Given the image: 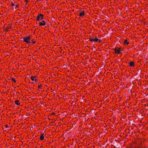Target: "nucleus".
Masks as SVG:
<instances>
[{
  "instance_id": "f257e3e1",
  "label": "nucleus",
  "mask_w": 148,
  "mask_h": 148,
  "mask_svg": "<svg viewBox=\"0 0 148 148\" xmlns=\"http://www.w3.org/2000/svg\"><path fill=\"white\" fill-rule=\"evenodd\" d=\"M89 39V41L91 42H98L99 43H100L101 42V40L99 39L97 36H96L95 38H93L91 36H90Z\"/></svg>"
},
{
  "instance_id": "f03ea898",
  "label": "nucleus",
  "mask_w": 148,
  "mask_h": 148,
  "mask_svg": "<svg viewBox=\"0 0 148 148\" xmlns=\"http://www.w3.org/2000/svg\"><path fill=\"white\" fill-rule=\"evenodd\" d=\"M31 36L29 35L28 36L25 37L23 38V41L29 45L30 43V39Z\"/></svg>"
},
{
  "instance_id": "7ed1b4c3",
  "label": "nucleus",
  "mask_w": 148,
  "mask_h": 148,
  "mask_svg": "<svg viewBox=\"0 0 148 148\" xmlns=\"http://www.w3.org/2000/svg\"><path fill=\"white\" fill-rule=\"evenodd\" d=\"M114 51L116 54H121V51H124L123 48L121 47L118 48V47H115L114 49Z\"/></svg>"
},
{
  "instance_id": "20e7f679",
  "label": "nucleus",
  "mask_w": 148,
  "mask_h": 148,
  "mask_svg": "<svg viewBox=\"0 0 148 148\" xmlns=\"http://www.w3.org/2000/svg\"><path fill=\"white\" fill-rule=\"evenodd\" d=\"M44 16L43 14H38L36 17V20L39 21L42 20Z\"/></svg>"
},
{
  "instance_id": "39448f33",
  "label": "nucleus",
  "mask_w": 148,
  "mask_h": 148,
  "mask_svg": "<svg viewBox=\"0 0 148 148\" xmlns=\"http://www.w3.org/2000/svg\"><path fill=\"white\" fill-rule=\"evenodd\" d=\"M37 38V37H36L33 39L32 40L31 44L30 43L29 45H32L33 44L36 43V42Z\"/></svg>"
},
{
  "instance_id": "423d86ee",
  "label": "nucleus",
  "mask_w": 148,
  "mask_h": 148,
  "mask_svg": "<svg viewBox=\"0 0 148 148\" xmlns=\"http://www.w3.org/2000/svg\"><path fill=\"white\" fill-rule=\"evenodd\" d=\"M46 22L44 20H42L40 22L39 25L40 26H44L46 25Z\"/></svg>"
},
{
  "instance_id": "0eeeda50",
  "label": "nucleus",
  "mask_w": 148,
  "mask_h": 148,
  "mask_svg": "<svg viewBox=\"0 0 148 148\" xmlns=\"http://www.w3.org/2000/svg\"><path fill=\"white\" fill-rule=\"evenodd\" d=\"M129 44V42L128 41L127 39H125L123 42V45L126 46H127Z\"/></svg>"
},
{
  "instance_id": "6e6552de",
  "label": "nucleus",
  "mask_w": 148,
  "mask_h": 148,
  "mask_svg": "<svg viewBox=\"0 0 148 148\" xmlns=\"http://www.w3.org/2000/svg\"><path fill=\"white\" fill-rule=\"evenodd\" d=\"M30 79L33 81L36 82L37 80L36 77L35 76H32L30 77Z\"/></svg>"
},
{
  "instance_id": "1a4fd4ad",
  "label": "nucleus",
  "mask_w": 148,
  "mask_h": 148,
  "mask_svg": "<svg viewBox=\"0 0 148 148\" xmlns=\"http://www.w3.org/2000/svg\"><path fill=\"white\" fill-rule=\"evenodd\" d=\"M128 64L131 67H134L135 66L134 62L132 61L129 62Z\"/></svg>"
},
{
  "instance_id": "9d476101",
  "label": "nucleus",
  "mask_w": 148,
  "mask_h": 148,
  "mask_svg": "<svg viewBox=\"0 0 148 148\" xmlns=\"http://www.w3.org/2000/svg\"><path fill=\"white\" fill-rule=\"evenodd\" d=\"M44 133H42L41 134V135L40 137V140H42L44 139Z\"/></svg>"
},
{
  "instance_id": "9b49d317",
  "label": "nucleus",
  "mask_w": 148,
  "mask_h": 148,
  "mask_svg": "<svg viewBox=\"0 0 148 148\" xmlns=\"http://www.w3.org/2000/svg\"><path fill=\"white\" fill-rule=\"evenodd\" d=\"M85 15V12L84 11L81 12L79 14V16L80 17H83Z\"/></svg>"
},
{
  "instance_id": "f8f14e48",
  "label": "nucleus",
  "mask_w": 148,
  "mask_h": 148,
  "mask_svg": "<svg viewBox=\"0 0 148 148\" xmlns=\"http://www.w3.org/2000/svg\"><path fill=\"white\" fill-rule=\"evenodd\" d=\"M15 104L17 105H20V103L19 101L18 100H16L15 101Z\"/></svg>"
},
{
  "instance_id": "ddd939ff",
  "label": "nucleus",
  "mask_w": 148,
  "mask_h": 148,
  "mask_svg": "<svg viewBox=\"0 0 148 148\" xmlns=\"http://www.w3.org/2000/svg\"><path fill=\"white\" fill-rule=\"evenodd\" d=\"M42 85L41 84L39 83L38 85V87L40 89H42Z\"/></svg>"
},
{
  "instance_id": "4468645a",
  "label": "nucleus",
  "mask_w": 148,
  "mask_h": 148,
  "mask_svg": "<svg viewBox=\"0 0 148 148\" xmlns=\"http://www.w3.org/2000/svg\"><path fill=\"white\" fill-rule=\"evenodd\" d=\"M11 80L14 83H16V81L15 79L13 77H12L11 78Z\"/></svg>"
},
{
  "instance_id": "2eb2a0df",
  "label": "nucleus",
  "mask_w": 148,
  "mask_h": 148,
  "mask_svg": "<svg viewBox=\"0 0 148 148\" xmlns=\"http://www.w3.org/2000/svg\"><path fill=\"white\" fill-rule=\"evenodd\" d=\"M19 8V6L18 5H16V7H15V8L16 9V8Z\"/></svg>"
},
{
  "instance_id": "dca6fc26",
  "label": "nucleus",
  "mask_w": 148,
  "mask_h": 148,
  "mask_svg": "<svg viewBox=\"0 0 148 148\" xmlns=\"http://www.w3.org/2000/svg\"><path fill=\"white\" fill-rule=\"evenodd\" d=\"M25 1L26 2V5L27 4L28 2V0H25Z\"/></svg>"
},
{
  "instance_id": "f3484780",
  "label": "nucleus",
  "mask_w": 148,
  "mask_h": 148,
  "mask_svg": "<svg viewBox=\"0 0 148 148\" xmlns=\"http://www.w3.org/2000/svg\"><path fill=\"white\" fill-rule=\"evenodd\" d=\"M14 5H15V4H14V3H12L11 4V6H12V7H13V6H14Z\"/></svg>"
},
{
  "instance_id": "a211bd4d",
  "label": "nucleus",
  "mask_w": 148,
  "mask_h": 148,
  "mask_svg": "<svg viewBox=\"0 0 148 148\" xmlns=\"http://www.w3.org/2000/svg\"><path fill=\"white\" fill-rule=\"evenodd\" d=\"M5 128H8V125H6L5 126Z\"/></svg>"
},
{
  "instance_id": "6ab92c4d",
  "label": "nucleus",
  "mask_w": 148,
  "mask_h": 148,
  "mask_svg": "<svg viewBox=\"0 0 148 148\" xmlns=\"http://www.w3.org/2000/svg\"><path fill=\"white\" fill-rule=\"evenodd\" d=\"M53 114L54 115L55 114V113H53Z\"/></svg>"
}]
</instances>
